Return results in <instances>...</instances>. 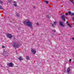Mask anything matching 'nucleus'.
I'll use <instances>...</instances> for the list:
<instances>
[{
    "label": "nucleus",
    "mask_w": 74,
    "mask_h": 74,
    "mask_svg": "<svg viewBox=\"0 0 74 74\" xmlns=\"http://www.w3.org/2000/svg\"><path fill=\"white\" fill-rule=\"evenodd\" d=\"M9 67H13V64L11 62H10L9 64Z\"/></svg>",
    "instance_id": "9"
},
{
    "label": "nucleus",
    "mask_w": 74,
    "mask_h": 74,
    "mask_svg": "<svg viewBox=\"0 0 74 74\" xmlns=\"http://www.w3.org/2000/svg\"><path fill=\"white\" fill-rule=\"evenodd\" d=\"M47 17L48 18H51V17L49 15H48Z\"/></svg>",
    "instance_id": "21"
},
{
    "label": "nucleus",
    "mask_w": 74,
    "mask_h": 74,
    "mask_svg": "<svg viewBox=\"0 0 74 74\" xmlns=\"http://www.w3.org/2000/svg\"><path fill=\"white\" fill-rule=\"evenodd\" d=\"M56 22H54L53 24H51L52 26L53 27H55V26H56Z\"/></svg>",
    "instance_id": "6"
},
{
    "label": "nucleus",
    "mask_w": 74,
    "mask_h": 74,
    "mask_svg": "<svg viewBox=\"0 0 74 74\" xmlns=\"http://www.w3.org/2000/svg\"><path fill=\"white\" fill-rule=\"evenodd\" d=\"M71 59H70L69 60V62L70 63V62H71Z\"/></svg>",
    "instance_id": "24"
},
{
    "label": "nucleus",
    "mask_w": 74,
    "mask_h": 74,
    "mask_svg": "<svg viewBox=\"0 0 74 74\" xmlns=\"http://www.w3.org/2000/svg\"><path fill=\"white\" fill-rule=\"evenodd\" d=\"M13 46L14 47L17 48L18 47V45L17 43H13Z\"/></svg>",
    "instance_id": "4"
},
{
    "label": "nucleus",
    "mask_w": 74,
    "mask_h": 74,
    "mask_svg": "<svg viewBox=\"0 0 74 74\" xmlns=\"http://www.w3.org/2000/svg\"><path fill=\"white\" fill-rule=\"evenodd\" d=\"M72 39H73V40H74V38H72Z\"/></svg>",
    "instance_id": "30"
},
{
    "label": "nucleus",
    "mask_w": 74,
    "mask_h": 74,
    "mask_svg": "<svg viewBox=\"0 0 74 74\" xmlns=\"http://www.w3.org/2000/svg\"><path fill=\"white\" fill-rule=\"evenodd\" d=\"M73 21H74V17H73Z\"/></svg>",
    "instance_id": "26"
},
{
    "label": "nucleus",
    "mask_w": 74,
    "mask_h": 74,
    "mask_svg": "<svg viewBox=\"0 0 74 74\" xmlns=\"http://www.w3.org/2000/svg\"><path fill=\"white\" fill-rule=\"evenodd\" d=\"M14 4H16V3H17L16 1H14Z\"/></svg>",
    "instance_id": "20"
},
{
    "label": "nucleus",
    "mask_w": 74,
    "mask_h": 74,
    "mask_svg": "<svg viewBox=\"0 0 74 74\" xmlns=\"http://www.w3.org/2000/svg\"><path fill=\"white\" fill-rule=\"evenodd\" d=\"M26 58L27 60H30V58H29V56H26Z\"/></svg>",
    "instance_id": "11"
},
{
    "label": "nucleus",
    "mask_w": 74,
    "mask_h": 74,
    "mask_svg": "<svg viewBox=\"0 0 74 74\" xmlns=\"http://www.w3.org/2000/svg\"><path fill=\"white\" fill-rule=\"evenodd\" d=\"M2 48H5V47L4 46V45H2Z\"/></svg>",
    "instance_id": "22"
},
{
    "label": "nucleus",
    "mask_w": 74,
    "mask_h": 74,
    "mask_svg": "<svg viewBox=\"0 0 74 74\" xmlns=\"http://www.w3.org/2000/svg\"><path fill=\"white\" fill-rule=\"evenodd\" d=\"M53 32H55V30L54 29V30H53Z\"/></svg>",
    "instance_id": "27"
},
{
    "label": "nucleus",
    "mask_w": 74,
    "mask_h": 74,
    "mask_svg": "<svg viewBox=\"0 0 74 74\" xmlns=\"http://www.w3.org/2000/svg\"><path fill=\"white\" fill-rule=\"evenodd\" d=\"M13 5L15 7H16L17 6V5L16 4H13Z\"/></svg>",
    "instance_id": "18"
},
{
    "label": "nucleus",
    "mask_w": 74,
    "mask_h": 74,
    "mask_svg": "<svg viewBox=\"0 0 74 74\" xmlns=\"http://www.w3.org/2000/svg\"><path fill=\"white\" fill-rule=\"evenodd\" d=\"M4 2H3V1H1V0H0V3L1 4H3V3Z\"/></svg>",
    "instance_id": "13"
},
{
    "label": "nucleus",
    "mask_w": 74,
    "mask_h": 74,
    "mask_svg": "<svg viewBox=\"0 0 74 74\" xmlns=\"http://www.w3.org/2000/svg\"><path fill=\"white\" fill-rule=\"evenodd\" d=\"M11 1H12V0H10Z\"/></svg>",
    "instance_id": "32"
},
{
    "label": "nucleus",
    "mask_w": 74,
    "mask_h": 74,
    "mask_svg": "<svg viewBox=\"0 0 74 74\" xmlns=\"http://www.w3.org/2000/svg\"><path fill=\"white\" fill-rule=\"evenodd\" d=\"M36 25H39V24H38V23H37Z\"/></svg>",
    "instance_id": "28"
},
{
    "label": "nucleus",
    "mask_w": 74,
    "mask_h": 74,
    "mask_svg": "<svg viewBox=\"0 0 74 74\" xmlns=\"http://www.w3.org/2000/svg\"><path fill=\"white\" fill-rule=\"evenodd\" d=\"M61 18L64 21H65V18H66V17L64 15H62Z\"/></svg>",
    "instance_id": "3"
},
{
    "label": "nucleus",
    "mask_w": 74,
    "mask_h": 74,
    "mask_svg": "<svg viewBox=\"0 0 74 74\" xmlns=\"http://www.w3.org/2000/svg\"><path fill=\"white\" fill-rule=\"evenodd\" d=\"M31 52L32 53H33V54H35V53H36V50H34L33 49H31Z\"/></svg>",
    "instance_id": "5"
},
{
    "label": "nucleus",
    "mask_w": 74,
    "mask_h": 74,
    "mask_svg": "<svg viewBox=\"0 0 74 74\" xmlns=\"http://www.w3.org/2000/svg\"><path fill=\"white\" fill-rule=\"evenodd\" d=\"M3 53H4V51H3Z\"/></svg>",
    "instance_id": "33"
},
{
    "label": "nucleus",
    "mask_w": 74,
    "mask_h": 74,
    "mask_svg": "<svg viewBox=\"0 0 74 74\" xmlns=\"http://www.w3.org/2000/svg\"><path fill=\"white\" fill-rule=\"evenodd\" d=\"M70 71V67H68L67 69V73H69Z\"/></svg>",
    "instance_id": "10"
},
{
    "label": "nucleus",
    "mask_w": 74,
    "mask_h": 74,
    "mask_svg": "<svg viewBox=\"0 0 74 74\" xmlns=\"http://www.w3.org/2000/svg\"><path fill=\"white\" fill-rule=\"evenodd\" d=\"M71 16H73V15H74V14L73 13H72L71 14Z\"/></svg>",
    "instance_id": "17"
},
{
    "label": "nucleus",
    "mask_w": 74,
    "mask_h": 74,
    "mask_svg": "<svg viewBox=\"0 0 74 74\" xmlns=\"http://www.w3.org/2000/svg\"><path fill=\"white\" fill-rule=\"evenodd\" d=\"M66 23L67 24V25H68V26H69L70 27H71V25H70V24L69 23V22L68 21H66Z\"/></svg>",
    "instance_id": "8"
},
{
    "label": "nucleus",
    "mask_w": 74,
    "mask_h": 74,
    "mask_svg": "<svg viewBox=\"0 0 74 74\" xmlns=\"http://www.w3.org/2000/svg\"><path fill=\"white\" fill-rule=\"evenodd\" d=\"M68 74H71V73H69V72L68 73Z\"/></svg>",
    "instance_id": "29"
},
{
    "label": "nucleus",
    "mask_w": 74,
    "mask_h": 74,
    "mask_svg": "<svg viewBox=\"0 0 74 74\" xmlns=\"http://www.w3.org/2000/svg\"><path fill=\"white\" fill-rule=\"evenodd\" d=\"M5 57H9V56H8V55H6L5 56Z\"/></svg>",
    "instance_id": "23"
},
{
    "label": "nucleus",
    "mask_w": 74,
    "mask_h": 74,
    "mask_svg": "<svg viewBox=\"0 0 74 74\" xmlns=\"http://www.w3.org/2000/svg\"><path fill=\"white\" fill-rule=\"evenodd\" d=\"M0 9H3V7L1 6V5H0Z\"/></svg>",
    "instance_id": "14"
},
{
    "label": "nucleus",
    "mask_w": 74,
    "mask_h": 74,
    "mask_svg": "<svg viewBox=\"0 0 74 74\" xmlns=\"http://www.w3.org/2000/svg\"><path fill=\"white\" fill-rule=\"evenodd\" d=\"M24 23L25 25H26L28 26L32 27V25L33 24L32 22H30L29 21H24Z\"/></svg>",
    "instance_id": "1"
},
{
    "label": "nucleus",
    "mask_w": 74,
    "mask_h": 74,
    "mask_svg": "<svg viewBox=\"0 0 74 74\" xmlns=\"http://www.w3.org/2000/svg\"><path fill=\"white\" fill-rule=\"evenodd\" d=\"M68 14L69 15H70L71 14V12H70V11H69L68 12Z\"/></svg>",
    "instance_id": "16"
},
{
    "label": "nucleus",
    "mask_w": 74,
    "mask_h": 74,
    "mask_svg": "<svg viewBox=\"0 0 74 74\" xmlns=\"http://www.w3.org/2000/svg\"><path fill=\"white\" fill-rule=\"evenodd\" d=\"M17 16H19V14H18L17 13L16 14Z\"/></svg>",
    "instance_id": "19"
},
{
    "label": "nucleus",
    "mask_w": 74,
    "mask_h": 74,
    "mask_svg": "<svg viewBox=\"0 0 74 74\" xmlns=\"http://www.w3.org/2000/svg\"><path fill=\"white\" fill-rule=\"evenodd\" d=\"M66 15H68V13H66Z\"/></svg>",
    "instance_id": "25"
},
{
    "label": "nucleus",
    "mask_w": 74,
    "mask_h": 74,
    "mask_svg": "<svg viewBox=\"0 0 74 74\" xmlns=\"http://www.w3.org/2000/svg\"><path fill=\"white\" fill-rule=\"evenodd\" d=\"M45 1L47 3V4H48V1Z\"/></svg>",
    "instance_id": "15"
},
{
    "label": "nucleus",
    "mask_w": 74,
    "mask_h": 74,
    "mask_svg": "<svg viewBox=\"0 0 74 74\" xmlns=\"http://www.w3.org/2000/svg\"><path fill=\"white\" fill-rule=\"evenodd\" d=\"M6 36L8 37V38H10V39L12 38V35L11 34L9 33H8L7 34Z\"/></svg>",
    "instance_id": "2"
},
{
    "label": "nucleus",
    "mask_w": 74,
    "mask_h": 74,
    "mask_svg": "<svg viewBox=\"0 0 74 74\" xmlns=\"http://www.w3.org/2000/svg\"><path fill=\"white\" fill-rule=\"evenodd\" d=\"M23 59L21 57H20L19 58V60H23Z\"/></svg>",
    "instance_id": "12"
},
{
    "label": "nucleus",
    "mask_w": 74,
    "mask_h": 74,
    "mask_svg": "<svg viewBox=\"0 0 74 74\" xmlns=\"http://www.w3.org/2000/svg\"><path fill=\"white\" fill-rule=\"evenodd\" d=\"M5 53H7V52H5Z\"/></svg>",
    "instance_id": "31"
},
{
    "label": "nucleus",
    "mask_w": 74,
    "mask_h": 74,
    "mask_svg": "<svg viewBox=\"0 0 74 74\" xmlns=\"http://www.w3.org/2000/svg\"><path fill=\"white\" fill-rule=\"evenodd\" d=\"M59 23L60 25L61 26H63V27H64V25L63 24V23L62 21H60L59 22Z\"/></svg>",
    "instance_id": "7"
}]
</instances>
